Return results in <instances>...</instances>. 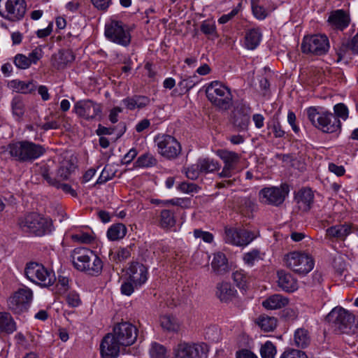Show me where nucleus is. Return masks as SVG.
I'll return each instance as SVG.
<instances>
[{
  "mask_svg": "<svg viewBox=\"0 0 358 358\" xmlns=\"http://www.w3.org/2000/svg\"><path fill=\"white\" fill-rule=\"evenodd\" d=\"M72 264L76 269L89 275L98 276L103 269V262L92 250L80 247L71 254Z\"/></svg>",
  "mask_w": 358,
  "mask_h": 358,
  "instance_id": "f257e3e1",
  "label": "nucleus"
},
{
  "mask_svg": "<svg viewBox=\"0 0 358 358\" xmlns=\"http://www.w3.org/2000/svg\"><path fill=\"white\" fill-rule=\"evenodd\" d=\"M10 155L20 162H32L45 152L41 145L29 141H21L10 143L7 147Z\"/></svg>",
  "mask_w": 358,
  "mask_h": 358,
  "instance_id": "f03ea898",
  "label": "nucleus"
},
{
  "mask_svg": "<svg viewBox=\"0 0 358 358\" xmlns=\"http://www.w3.org/2000/svg\"><path fill=\"white\" fill-rule=\"evenodd\" d=\"M20 229L36 236H43L52 230V222L50 219L36 213H31L18 220Z\"/></svg>",
  "mask_w": 358,
  "mask_h": 358,
  "instance_id": "7ed1b4c3",
  "label": "nucleus"
},
{
  "mask_svg": "<svg viewBox=\"0 0 358 358\" xmlns=\"http://www.w3.org/2000/svg\"><path fill=\"white\" fill-rule=\"evenodd\" d=\"M306 113L311 124L324 133L336 132L341 127L340 120L331 112L319 113L315 107H309Z\"/></svg>",
  "mask_w": 358,
  "mask_h": 358,
  "instance_id": "20e7f679",
  "label": "nucleus"
},
{
  "mask_svg": "<svg viewBox=\"0 0 358 358\" xmlns=\"http://www.w3.org/2000/svg\"><path fill=\"white\" fill-rule=\"evenodd\" d=\"M209 101L221 110H227L232 106L233 95L231 90L219 81L212 82L206 88Z\"/></svg>",
  "mask_w": 358,
  "mask_h": 358,
  "instance_id": "39448f33",
  "label": "nucleus"
},
{
  "mask_svg": "<svg viewBox=\"0 0 358 358\" xmlns=\"http://www.w3.org/2000/svg\"><path fill=\"white\" fill-rule=\"evenodd\" d=\"M327 320L334 331L340 334H350L356 327L355 315L341 307L333 308L327 315Z\"/></svg>",
  "mask_w": 358,
  "mask_h": 358,
  "instance_id": "423d86ee",
  "label": "nucleus"
},
{
  "mask_svg": "<svg viewBox=\"0 0 358 358\" xmlns=\"http://www.w3.org/2000/svg\"><path fill=\"white\" fill-rule=\"evenodd\" d=\"M24 275L31 282L44 287L52 286L56 280L52 270H49L43 264L34 262L26 264Z\"/></svg>",
  "mask_w": 358,
  "mask_h": 358,
  "instance_id": "0eeeda50",
  "label": "nucleus"
},
{
  "mask_svg": "<svg viewBox=\"0 0 358 358\" xmlns=\"http://www.w3.org/2000/svg\"><path fill=\"white\" fill-rule=\"evenodd\" d=\"M329 48V38L324 34L305 36L301 45V52L310 56L324 55L328 52Z\"/></svg>",
  "mask_w": 358,
  "mask_h": 358,
  "instance_id": "6e6552de",
  "label": "nucleus"
},
{
  "mask_svg": "<svg viewBox=\"0 0 358 358\" xmlns=\"http://www.w3.org/2000/svg\"><path fill=\"white\" fill-rule=\"evenodd\" d=\"M104 34L110 41L127 47L131 43V34L128 27L121 21L111 20L105 25Z\"/></svg>",
  "mask_w": 358,
  "mask_h": 358,
  "instance_id": "1a4fd4ad",
  "label": "nucleus"
},
{
  "mask_svg": "<svg viewBox=\"0 0 358 358\" xmlns=\"http://www.w3.org/2000/svg\"><path fill=\"white\" fill-rule=\"evenodd\" d=\"M208 352L203 343L180 342L173 349V358H207Z\"/></svg>",
  "mask_w": 358,
  "mask_h": 358,
  "instance_id": "9d476101",
  "label": "nucleus"
},
{
  "mask_svg": "<svg viewBox=\"0 0 358 358\" xmlns=\"http://www.w3.org/2000/svg\"><path fill=\"white\" fill-rule=\"evenodd\" d=\"M286 266L294 272L301 275H306L314 267V261L308 254L292 252L285 256Z\"/></svg>",
  "mask_w": 358,
  "mask_h": 358,
  "instance_id": "9b49d317",
  "label": "nucleus"
},
{
  "mask_svg": "<svg viewBox=\"0 0 358 358\" xmlns=\"http://www.w3.org/2000/svg\"><path fill=\"white\" fill-rule=\"evenodd\" d=\"M33 299L32 290L24 286L19 288L7 301L8 308L15 314H20L28 309Z\"/></svg>",
  "mask_w": 358,
  "mask_h": 358,
  "instance_id": "f8f14e48",
  "label": "nucleus"
},
{
  "mask_svg": "<svg viewBox=\"0 0 358 358\" xmlns=\"http://www.w3.org/2000/svg\"><path fill=\"white\" fill-rule=\"evenodd\" d=\"M159 154L167 159L176 158L181 152L180 143L172 136L159 134L155 137Z\"/></svg>",
  "mask_w": 358,
  "mask_h": 358,
  "instance_id": "ddd939ff",
  "label": "nucleus"
},
{
  "mask_svg": "<svg viewBox=\"0 0 358 358\" xmlns=\"http://www.w3.org/2000/svg\"><path fill=\"white\" fill-rule=\"evenodd\" d=\"M289 192V186L282 184L279 187H264L259 192L260 202L273 206L283 203Z\"/></svg>",
  "mask_w": 358,
  "mask_h": 358,
  "instance_id": "4468645a",
  "label": "nucleus"
},
{
  "mask_svg": "<svg viewBox=\"0 0 358 358\" xmlns=\"http://www.w3.org/2000/svg\"><path fill=\"white\" fill-rule=\"evenodd\" d=\"M138 332L136 326L128 322H122L115 324L110 334L122 346L127 347L136 342Z\"/></svg>",
  "mask_w": 358,
  "mask_h": 358,
  "instance_id": "2eb2a0df",
  "label": "nucleus"
},
{
  "mask_svg": "<svg viewBox=\"0 0 358 358\" xmlns=\"http://www.w3.org/2000/svg\"><path fill=\"white\" fill-rule=\"evenodd\" d=\"M217 155L224 163L222 171L217 176L220 178H231L241 160V155L227 149H220L216 152Z\"/></svg>",
  "mask_w": 358,
  "mask_h": 358,
  "instance_id": "dca6fc26",
  "label": "nucleus"
},
{
  "mask_svg": "<svg viewBox=\"0 0 358 358\" xmlns=\"http://www.w3.org/2000/svg\"><path fill=\"white\" fill-rule=\"evenodd\" d=\"M26 1H0V15L12 22L21 20L26 13Z\"/></svg>",
  "mask_w": 358,
  "mask_h": 358,
  "instance_id": "f3484780",
  "label": "nucleus"
},
{
  "mask_svg": "<svg viewBox=\"0 0 358 358\" xmlns=\"http://www.w3.org/2000/svg\"><path fill=\"white\" fill-rule=\"evenodd\" d=\"M73 111L79 117L87 120H93L101 115L102 107L91 99L80 100L75 103Z\"/></svg>",
  "mask_w": 358,
  "mask_h": 358,
  "instance_id": "a211bd4d",
  "label": "nucleus"
},
{
  "mask_svg": "<svg viewBox=\"0 0 358 358\" xmlns=\"http://www.w3.org/2000/svg\"><path fill=\"white\" fill-rule=\"evenodd\" d=\"M225 234L226 241L237 246H246L255 238L252 231L241 228L226 229Z\"/></svg>",
  "mask_w": 358,
  "mask_h": 358,
  "instance_id": "6ab92c4d",
  "label": "nucleus"
},
{
  "mask_svg": "<svg viewBox=\"0 0 358 358\" xmlns=\"http://www.w3.org/2000/svg\"><path fill=\"white\" fill-rule=\"evenodd\" d=\"M251 108L248 104L241 103L234 111L233 124L239 131L248 129L250 120Z\"/></svg>",
  "mask_w": 358,
  "mask_h": 358,
  "instance_id": "aec40b11",
  "label": "nucleus"
},
{
  "mask_svg": "<svg viewBox=\"0 0 358 358\" xmlns=\"http://www.w3.org/2000/svg\"><path fill=\"white\" fill-rule=\"evenodd\" d=\"M43 56L42 48L36 47L28 56L21 53L17 54L13 58V63L18 69L24 70L29 69L32 64H36Z\"/></svg>",
  "mask_w": 358,
  "mask_h": 358,
  "instance_id": "412c9836",
  "label": "nucleus"
},
{
  "mask_svg": "<svg viewBox=\"0 0 358 358\" xmlns=\"http://www.w3.org/2000/svg\"><path fill=\"white\" fill-rule=\"evenodd\" d=\"M120 344L110 333L106 334L100 345L101 355L103 358H115L119 355Z\"/></svg>",
  "mask_w": 358,
  "mask_h": 358,
  "instance_id": "4be33fe9",
  "label": "nucleus"
},
{
  "mask_svg": "<svg viewBox=\"0 0 358 358\" xmlns=\"http://www.w3.org/2000/svg\"><path fill=\"white\" fill-rule=\"evenodd\" d=\"M74 60L75 55L72 50L62 49L52 55L50 63L53 68L57 70H63Z\"/></svg>",
  "mask_w": 358,
  "mask_h": 358,
  "instance_id": "5701e85b",
  "label": "nucleus"
},
{
  "mask_svg": "<svg viewBox=\"0 0 358 358\" xmlns=\"http://www.w3.org/2000/svg\"><path fill=\"white\" fill-rule=\"evenodd\" d=\"M129 278L137 287H141L148 280V269L139 262H132L128 268Z\"/></svg>",
  "mask_w": 358,
  "mask_h": 358,
  "instance_id": "b1692460",
  "label": "nucleus"
},
{
  "mask_svg": "<svg viewBox=\"0 0 358 358\" xmlns=\"http://www.w3.org/2000/svg\"><path fill=\"white\" fill-rule=\"evenodd\" d=\"M313 199L314 194L311 189L308 188H303L299 190L294 197L298 208L305 212L310 209L313 203Z\"/></svg>",
  "mask_w": 358,
  "mask_h": 358,
  "instance_id": "393cba45",
  "label": "nucleus"
},
{
  "mask_svg": "<svg viewBox=\"0 0 358 358\" xmlns=\"http://www.w3.org/2000/svg\"><path fill=\"white\" fill-rule=\"evenodd\" d=\"M236 293V290L229 282H221L216 285L215 294L222 302L227 303L232 301Z\"/></svg>",
  "mask_w": 358,
  "mask_h": 358,
  "instance_id": "a878e982",
  "label": "nucleus"
},
{
  "mask_svg": "<svg viewBox=\"0 0 358 358\" xmlns=\"http://www.w3.org/2000/svg\"><path fill=\"white\" fill-rule=\"evenodd\" d=\"M277 275L278 285L284 291L292 292L297 289V281L290 273L281 270L278 271Z\"/></svg>",
  "mask_w": 358,
  "mask_h": 358,
  "instance_id": "bb28decb",
  "label": "nucleus"
},
{
  "mask_svg": "<svg viewBox=\"0 0 358 358\" xmlns=\"http://www.w3.org/2000/svg\"><path fill=\"white\" fill-rule=\"evenodd\" d=\"M122 103L127 109L133 110L145 108L150 104V99L146 96L134 95L123 99Z\"/></svg>",
  "mask_w": 358,
  "mask_h": 358,
  "instance_id": "cd10ccee",
  "label": "nucleus"
},
{
  "mask_svg": "<svg viewBox=\"0 0 358 358\" xmlns=\"http://www.w3.org/2000/svg\"><path fill=\"white\" fill-rule=\"evenodd\" d=\"M289 303L287 298L281 294H273L263 301L262 306L267 310L280 309Z\"/></svg>",
  "mask_w": 358,
  "mask_h": 358,
  "instance_id": "c85d7f7f",
  "label": "nucleus"
},
{
  "mask_svg": "<svg viewBox=\"0 0 358 358\" xmlns=\"http://www.w3.org/2000/svg\"><path fill=\"white\" fill-rule=\"evenodd\" d=\"M211 267L217 274H223L227 271L229 266L226 255L221 252L215 253L211 262Z\"/></svg>",
  "mask_w": 358,
  "mask_h": 358,
  "instance_id": "c756f323",
  "label": "nucleus"
},
{
  "mask_svg": "<svg viewBox=\"0 0 358 358\" xmlns=\"http://www.w3.org/2000/svg\"><path fill=\"white\" fill-rule=\"evenodd\" d=\"M262 33L259 28L249 29L245 36V46L248 50H255L259 44Z\"/></svg>",
  "mask_w": 358,
  "mask_h": 358,
  "instance_id": "7c9ffc66",
  "label": "nucleus"
},
{
  "mask_svg": "<svg viewBox=\"0 0 358 358\" xmlns=\"http://www.w3.org/2000/svg\"><path fill=\"white\" fill-rule=\"evenodd\" d=\"M326 231L330 238L344 239L351 233V227L348 224H337L328 228Z\"/></svg>",
  "mask_w": 358,
  "mask_h": 358,
  "instance_id": "2f4dec72",
  "label": "nucleus"
},
{
  "mask_svg": "<svg viewBox=\"0 0 358 358\" xmlns=\"http://www.w3.org/2000/svg\"><path fill=\"white\" fill-rule=\"evenodd\" d=\"M8 87L13 91L22 94L31 93L36 90V85L33 81L13 80L8 83Z\"/></svg>",
  "mask_w": 358,
  "mask_h": 358,
  "instance_id": "473e14b6",
  "label": "nucleus"
},
{
  "mask_svg": "<svg viewBox=\"0 0 358 358\" xmlns=\"http://www.w3.org/2000/svg\"><path fill=\"white\" fill-rule=\"evenodd\" d=\"M328 21L339 29H343L349 24L348 17L343 10L333 12L329 17Z\"/></svg>",
  "mask_w": 358,
  "mask_h": 358,
  "instance_id": "72a5a7b5",
  "label": "nucleus"
},
{
  "mask_svg": "<svg viewBox=\"0 0 358 358\" xmlns=\"http://www.w3.org/2000/svg\"><path fill=\"white\" fill-rule=\"evenodd\" d=\"M160 325L164 330L169 332H177L180 327L178 320L170 315H162L160 317Z\"/></svg>",
  "mask_w": 358,
  "mask_h": 358,
  "instance_id": "f704fd0d",
  "label": "nucleus"
},
{
  "mask_svg": "<svg viewBox=\"0 0 358 358\" xmlns=\"http://www.w3.org/2000/svg\"><path fill=\"white\" fill-rule=\"evenodd\" d=\"M0 330L8 334L16 330V324L10 313L0 312Z\"/></svg>",
  "mask_w": 358,
  "mask_h": 358,
  "instance_id": "c9c22d12",
  "label": "nucleus"
},
{
  "mask_svg": "<svg viewBox=\"0 0 358 358\" xmlns=\"http://www.w3.org/2000/svg\"><path fill=\"white\" fill-rule=\"evenodd\" d=\"M127 229L124 224L122 223H117L111 225L107 231V237L110 241H117L123 238Z\"/></svg>",
  "mask_w": 358,
  "mask_h": 358,
  "instance_id": "e433bc0d",
  "label": "nucleus"
},
{
  "mask_svg": "<svg viewBox=\"0 0 358 358\" xmlns=\"http://www.w3.org/2000/svg\"><path fill=\"white\" fill-rule=\"evenodd\" d=\"M294 341L298 348H306L310 343L308 331L305 328L297 329L294 332Z\"/></svg>",
  "mask_w": 358,
  "mask_h": 358,
  "instance_id": "4c0bfd02",
  "label": "nucleus"
},
{
  "mask_svg": "<svg viewBox=\"0 0 358 358\" xmlns=\"http://www.w3.org/2000/svg\"><path fill=\"white\" fill-rule=\"evenodd\" d=\"M257 323L263 331L269 332L275 329L277 326V320L274 317L260 315L257 318Z\"/></svg>",
  "mask_w": 358,
  "mask_h": 358,
  "instance_id": "58836bf2",
  "label": "nucleus"
},
{
  "mask_svg": "<svg viewBox=\"0 0 358 358\" xmlns=\"http://www.w3.org/2000/svg\"><path fill=\"white\" fill-rule=\"evenodd\" d=\"M199 165L201 167V172L206 173L219 171L221 167L217 161L210 158L199 159Z\"/></svg>",
  "mask_w": 358,
  "mask_h": 358,
  "instance_id": "ea45409f",
  "label": "nucleus"
},
{
  "mask_svg": "<svg viewBox=\"0 0 358 358\" xmlns=\"http://www.w3.org/2000/svg\"><path fill=\"white\" fill-rule=\"evenodd\" d=\"M11 108L13 115L17 120H20L25 112V106L22 99L20 96H15L11 101Z\"/></svg>",
  "mask_w": 358,
  "mask_h": 358,
  "instance_id": "a19ab883",
  "label": "nucleus"
},
{
  "mask_svg": "<svg viewBox=\"0 0 358 358\" xmlns=\"http://www.w3.org/2000/svg\"><path fill=\"white\" fill-rule=\"evenodd\" d=\"M262 358H275L277 354V348L274 343L270 341L262 344L259 349Z\"/></svg>",
  "mask_w": 358,
  "mask_h": 358,
  "instance_id": "79ce46f5",
  "label": "nucleus"
},
{
  "mask_svg": "<svg viewBox=\"0 0 358 358\" xmlns=\"http://www.w3.org/2000/svg\"><path fill=\"white\" fill-rule=\"evenodd\" d=\"M117 172V169L113 164H106L102 170L96 183L103 184L113 178Z\"/></svg>",
  "mask_w": 358,
  "mask_h": 358,
  "instance_id": "37998d69",
  "label": "nucleus"
},
{
  "mask_svg": "<svg viewBox=\"0 0 358 358\" xmlns=\"http://www.w3.org/2000/svg\"><path fill=\"white\" fill-rule=\"evenodd\" d=\"M176 224L173 213L169 210H163L160 213V225L163 228H171Z\"/></svg>",
  "mask_w": 358,
  "mask_h": 358,
  "instance_id": "c03bdc74",
  "label": "nucleus"
},
{
  "mask_svg": "<svg viewBox=\"0 0 358 358\" xmlns=\"http://www.w3.org/2000/svg\"><path fill=\"white\" fill-rule=\"evenodd\" d=\"M157 164V159L150 153H145L141 155L135 162L137 167H151Z\"/></svg>",
  "mask_w": 358,
  "mask_h": 358,
  "instance_id": "a18cd8bd",
  "label": "nucleus"
},
{
  "mask_svg": "<svg viewBox=\"0 0 358 358\" xmlns=\"http://www.w3.org/2000/svg\"><path fill=\"white\" fill-rule=\"evenodd\" d=\"M150 355L151 358H167L166 348L158 343H152Z\"/></svg>",
  "mask_w": 358,
  "mask_h": 358,
  "instance_id": "49530a36",
  "label": "nucleus"
},
{
  "mask_svg": "<svg viewBox=\"0 0 358 358\" xmlns=\"http://www.w3.org/2000/svg\"><path fill=\"white\" fill-rule=\"evenodd\" d=\"M258 1H252V10L253 15L258 20H264L268 14V10L264 6H259Z\"/></svg>",
  "mask_w": 358,
  "mask_h": 358,
  "instance_id": "de8ad7c7",
  "label": "nucleus"
},
{
  "mask_svg": "<svg viewBox=\"0 0 358 358\" xmlns=\"http://www.w3.org/2000/svg\"><path fill=\"white\" fill-rule=\"evenodd\" d=\"M260 259V251L258 249H253L252 250L246 252L243 256L244 262L252 266L255 262Z\"/></svg>",
  "mask_w": 358,
  "mask_h": 358,
  "instance_id": "09e8293b",
  "label": "nucleus"
},
{
  "mask_svg": "<svg viewBox=\"0 0 358 358\" xmlns=\"http://www.w3.org/2000/svg\"><path fill=\"white\" fill-rule=\"evenodd\" d=\"M201 172V169L200 166L199 165V160L194 164H192L189 167H188L185 171L186 176L190 180H196L200 173Z\"/></svg>",
  "mask_w": 358,
  "mask_h": 358,
  "instance_id": "8fccbe9b",
  "label": "nucleus"
},
{
  "mask_svg": "<svg viewBox=\"0 0 358 358\" xmlns=\"http://www.w3.org/2000/svg\"><path fill=\"white\" fill-rule=\"evenodd\" d=\"M71 238L76 242L86 244L91 243L94 240V237L92 235L85 232L73 234L72 235Z\"/></svg>",
  "mask_w": 358,
  "mask_h": 358,
  "instance_id": "3c124183",
  "label": "nucleus"
},
{
  "mask_svg": "<svg viewBox=\"0 0 358 358\" xmlns=\"http://www.w3.org/2000/svg\"><path fill=\"white\" fill-rule=\"evenodd\" d=\"M334 115L338 119L341 118L344 120L348 117V109L344 103L336 104L334 107Z\"/></svg>",
  "mask_w": 358,
  "mask_h": 358,
  "instance_id": "603ef678",
  "label": "nucleus"
},
{
  "mask_svg": "<svg viewBox=\"0 0 358 358\" xmlns=\"http://www.w3.org/2000/svg\"><path fill=\"white\" fill-rule=\"evenodd\" d=\"M232 278L236 286L244 289L246 285V276L241 271H236L232 273Z\"/></svg>",
  "mask_w": 358,
  "mask_h": 358,
  "instance_id": "864d4df0",
  "label": "nucleus"
},
{
  "mask_svg": "<svg viewBox=\"0 0 358 358\" xmlns=\"http://www.w3.org/2000/svg\"><path fill=\"white\" fill-rule=\"evenodd\" d=\"M279 358H308L304 352L299 350H287L283 352Z\"/></svg>",
  "mask_w": 358,
  "mask_h": 358,
  "instance_id": "5fc2aeb1",
  "label": "nucleus"
},
{
  "mask_svg": "<svg viewBox=\"0 0 358 358\" xmlns=\"http://www.w3.org/2000/svg\"><path fill=\"white\" fill-rule=\"evenodd\" d=\"M66 300L69 306L71 307H78L81 304L80 295L75 291L70 292L66 295Z\"/></svg>",
  "mask_w": 358,
  "mask_h": 358,
  "instance_id": "6e6d98bb",
  "label": "nucleus"
},
{
  "mask_svg": "<svg viewBox=\"0 0 358 358\" xmlns=\"http://www.w3.org/2000/svg\"><path fill=\"white\" fill-rule=\"evenodd\" d=\"M139 287L136 286L129 279L124 282L120 287L121 293L126 296H130L134 292L135 289Z\"/></svg>",
  "mask_w": 358,
  "mask_h": 358,
  "instance_id": "4d7b16f0",
  "label": "nucleus"
},
{
  "mask_svg": "<svg viewBox=\"0 0 358 358\" xmlns=\"http://www.w3.org/2000/svg\"><path fill=\"white\" fill-rule=\"evenodd\" d=\"M178 189L186 194L197 192L199 187L194 183L182 182L178 186Z\"/></svg>",
  "mask_w": 358,
  "mask_h": 358,
  "instance_id": "13d9d810",
  "label": "nucleus"
},
{
  "mask_svg": "<svg viewBox=\"0 0 358 358\" xmlns=\"http://www.w3.org/2000/svg\"><path fill=\"white\" fill-rule=\"evenodd\" d=\"M73 168L74 167L73 164H70L69 166H61L57 171V176L61 180H67L70 176Z\"/></svg>",
  "mask_w": 358,
  "mask_h": 358,
  "instance_id": "bf43d9fd",
  "label": "nucleus"
},
{
  "mask_svg": "<svg viewBox=\"0 0 358 358\" xmlns=\"http://www.w3.org/2000/svg\"><path fill=\"white\" fill-rule=\"evenodd\" d=\"M194 236L196 238H201L203 241L210 243L213 241V236L208 231H203L201 229H195L194 231Z\"/></svg>",
  "mask_w": 358,
  "mask_h": 358,
  "instance_id": "052dcab7",
  "label": "nucleus"
},
{
  "mask_svg": "<svg viewBox=\"0 0 358 358\" xmlns=\"http://www.w3.org/2000/svg\"><path fill=\"white\" fill-rule=\"evenodd\" d=\"M170 203L182 208H189L191 206V199L189 198H176L170 199Z\"/></svg>",
  "mask_w": 358,
  "mask_h": 358,
  "instance_id": "680f3d73",
  "label": "nucleus"
},
{
  "mask_svg": "<svg viewBox=\"0 0 358 358\" xmlns=\"http://www.w3.org/2000/svg\"><path fill=\"white\" fill-rule=\"evenodd\" d=\"M196 76H194L193 77H188L186 78H183L180 83L179 86L185 89L186 91L190 90L196 83Z\"/></svg>",
  "mask_w": 358,
  "mask_h": 358,
  "instance_id": "e2e57ef3",
  "label": "nucleus"
},
{
  "mask_svg": "<svg viewBox=\"0 0 358 358\" xmlns=\"http://www.w3.org/2000/svg\"><path fill=\"white\" fill-rule=\"evenodd\" d=\"M201 31L205 35H213L216 32V27L213 23L203 21L201 25Z\"/></svg>",
  "mask_w": 358,
  "mask_h": 358,
  "instance_id": "0e129e2a",
  "label": "nucleus"
},
{
  "mask_svg": "<svg viewBox=\"0 0 358 358\" xmlns=\"http://www.w3.org/2000/svg\"><path fill=\"white\" fill-rule=\"evenodd\" d=\"M131 256L130 251L127 248H120L115 253V257L116 259L121 262L128 259Z\"/></svg>",
  "mask_w": 358,
  "mask_h": 358,
  "instance_id": "69168bd1",
  "label": "nucleus"
},
{
  "mask_svg": "<svg viewBox=\"0 0 358 358\" xmlns=\"http://www.w3.org/2000/svg\"><path fill=\"white\" fill-rule=\"evenodd\" d=\"M329 170L336 174L337 176H343L345 170L343 166H338L334 163L329 164Z\"/></svg>",
  "mask_w": 358,
  "mask_h": 358,
  "instance_id": "338daca9",
  "label": "nucleus"
},
{
  "mask_svg": "<svg viewBox=\"0 0 358 358\" xmlns=\"http://www.w3.org/2000/svg\"><path fill=\"white\" fill-rule=\"evenodd\" d=\"M236 358H259L253 352L243 349L236 352Z\"/></svg>",
  "mask_w": 358,
  "mask_h": 358,
  "instance_id": "774afa93",
  "label": "nucleus"
}]
</instances>
